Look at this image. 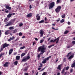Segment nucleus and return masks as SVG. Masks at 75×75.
Returning a JSON list of instances; mask_svg holds the SVG:
<instances>
[{
    "label": "nucleus",
    "instance_id": "16",
    "mask_svg": "<svg viewBox=\"0 0 75 75\" xmlns=\"http://www.w3.org/2000/svg\"><path fill=\"white\" fill-rule=\"evenodd\" d=\"M9 31H10V30H7L5 32V35H7L9 34Z\"/></svg>",
    "mask_w": 75,
    "mask_h": 75
},
{
    "label": "nucleus",
    "instance_id": "38",
    "mask_svg": "<svg viewBox=\"0 0 75 75\" xmlns=\"http://www.w3.org/2000/svg\"><path fill=\"white\" fill-rule=\"evenodd\" d=\"M72 44H73V45H75V41L73 40L72 41Z\"/></svg>",
    "mask_w": 75,
    "mask_h": 75
},
{
    "label": "nucleus",
    "instance_id": "32",
    "mask_svg": "<svg viewBox=\"0 0 75 75\" xmlns=\"http://www.w3.org/2000/svg\"><path fill=\"white\" fill-rule=\"evenodd\" d=\"M69 69V67L67 66V67H66L65 70L66 71H68Z\"/></svg>",
    "mask_w": 75,
    "mask_h": 75
},
{
    "label": "nucleus",
    "instance_id": "13",
    "mask_svg": "<svg viewBox=\"0 0 75 75\" xmlns=\"http://www.w3.org/2000/svg\"><path fill=\"white\" fill-rule=\"evenodd\" d=\"M59 38L58 37V38H57L56 39H55L54 40V41H55H55H56V44H57V43L58 42V41H59Z\"/></svg>",
    "mask_w": 75,
    "mask_h": 75
},
{
    "label": "nucleus",
    "instance_id": "58",
    "mask_svg": "<svg viewBox=\"0 0 75 75\" xmlns=\"http://www.w3.org/2000/svg\"><path fill=\"white\" fill-rule=\"evenodd\" d=\"M68 25H70L71 24V23L69 22H68L67 23Z\"/></svg>",
    "mask_w": 75,
    "mask_h": 75
},
{
    "label": "nucleus",
    "instance_id": "3",
    "mask_svg": "<svg viewBox=\"0 0 75 75\" xmlns=\"http://www.w3.org/2000/svg\"><path fill=\"white\" fill-rule=\"evenodd\" d=\"M55 6V2H52L49 4V9H52Z\"/></svg>",
    "mask_w": 75,
    "mask_h": 75
},
{
    "label": "nucleus",
    "instance_id": "8",
    "mask_svg": "<svg viewBox=\"0 0 75 75\" xmlns=\"http://www.w3.org/2000/svg\"><path fill=\"white\" fill-rule=\"evenodd\" d=\"M33 14L31 13H30L26 15L27 17L28 18H31L32 17Z\"/></svg>",
    "mask_w": 75,
    "mask_h": 75
},
{
    "label": "nucleus",
    "instance_id": "28",
    "mask_svg": "<svg viewBox=\"0 0 75 75\" xmlns=\"http://www.w3.org/2000/svg\"><path fill=\"white\" fill-rule=\"evenodd\" d=\"M65 68H66V67H64V69L62 71V72H61L62 74L64 73V72H65Z\"/></svg>",
    "mask_w": 75,
    "mask_h": 75
},
{
    "label": "nucleus",
    "instance_id": "18",
    "mask_svg": "<svg viewBox=\"0 0 75 75\" xmlns=\"http://www.w3.org/2000/svg\"><path fill=\"white\" fill-rule=\"evenodd\" d=\"M57 69H59V70H61V65H59L58 66V67H57Z\"/></svg>",
    "mask_w": 75,
    "mask_h": 75
},
{
    "label": "nucleus",
    "instance_id": "30",
    "mask_svg": "<svg viewBox=\"0 0 75 75\" xmlns=\"http://www.w3.org/2000/svg\"><path fill=\"white\" fill-rule=\"evenodd\" d=\"M4 48H5V47H2L0 49V52H1V51H2V50H3V49H4Z\"/></svg>",
    "mask_w": 75,
    "mask_h": 75
},
{
    "label": "nucleus",
    "instance_id": "23",
    "mask_svg": "<svg viewBox=\"0 0 75 75\" xmlns=\"http://www.w3.org/2000/svg\"><path fill=\"white\" fill-rule=\"evenodd\" d=\"M25 55V53H23L21 54V58H22V57H24V55Z\"/></svg>",
    "mask_w": 75,
    "mask_h": 75
},
{
    "label": "nucleus",
    "instance_id": "6",
    "mask_svg": "<svg viewBox=\"0 0 75 75\" xmlns=\"http://www.w3.org/2000/svg\"><path fill=\"white\" fill-rule=\"evenodd\" d=\"M8 62H6L3 65L4 67H8Z\"/></svg>",
    "mask_w": 75,
    "mask_h": 75
},
{
    "label": "nucleus",
    "instance_id": "63",
    "mask_svg": "<svg viewBox=\"0 0 75 75\" xmlns=\"http://www.w3.org/2000/svg\"><path fill=\"white\" fill-rule=\"evenodd\" d=\"M25 75H28V73H25Z\"/></svg>",
    "mask_w": 75,
    "mask_h": 75
},
{
    "label": "nucleus",
    "instance_id": "41",
    "mask_svg": "<svg viewBox=\"0 0 75 75\" xmlns=\"http://www.w3.org/2000/svg\"><path fill=\"white\" fill-rule=\"evenodd\" d=\"M49 59H50V58H49V57H47L46 58H45V60H46V61H48V60H49Z\"/></svg>",
    "mask_w": 75,
    "mask_h": 75
},
{
    "label": "nucleus",
    "instance_id": "7",
    "mask_svg": "<svg viewBox=\"0 0 75 75\" xmlns=\"http://www.w3.org/2000/svg\"><path fill=\"white\" fill-rule=\"evenodd\" d=\"M13 24L12 22L10 21L7 24L5 25L6 27H7V26H9L10 25H12Z\"/></svg>",
    "mask_w": 75,
    "mask_h": 75
},
{
    "label": "nucleus",
    "instance_id": "2",
    "mask_svg": "<svg viewBox=\"0 0 75 75\" xmlns=\"http://www.w3.org/2000/svg\"><path fill=\"white\" fill-rule=\"evenodd\" d=\"M30 58V57L29 56H27L26 57H23V59L21 61V62H26Z\"/></svg>",
    "mask_w": 75,
    "mask_h": 75
},
{
    "label": "nucleus",
    "instance_id": "37",
    "mask_svg": "<svg viewBox=\"0 0 75 75\" xmlns=\"http://www.w3.org/2000/svg\"><path fill=\"white\" fill-rule=\"evenodd\" d=\"M18 35L19 36H22L23 34L21 32H20L19 33Z\"/></svg>",
    "mask_w": 75,
    "mask_h": 75
},
{
    "label": "nucleus",
    "instance_id": "40",
    "mask_svg": "<svg viewBox=\"0 0 75 75\" xmlns=\"http://www.w3.org/2000/svg\"><path fill=\"white\" fill-rule=\"evenodd\" d=\"M4 53H1V54H0V58L2 57V56L3 55H4Z\"/></svg>",
    "mask_w": 75,
    "mask_h": 75
},
{
    "label": "nucleus",
    "instance_id": "9",
    "mask_svg": "<svg viewBox=\"0 0 75 75\" xmlns=\"http://www.w3.org/2000/svg\"><path fill=\"white\" fill-rule=\"evenodd\" d=\"M6 9H8L9 11H10L11 10V7H10L8 6V5H6Z\"/></svg>",
    "mask_w": 75,
    "mask_h": 75
},
{
    "label": "nucleus",
    "instance_id": "12",
    "mask_svg": "<svg viewBox=\"0 0 75 75\" xmlns=\"http://www.w3.org/2000/svg\"><path fill=\"white\" fill-rule=\"evenodd\" d=\"M13 50H14L13 49H10L9 51V55H11V53L13 52Z\"/></svg>",
    "mask_w": 75,
    "mask_h": 75
},
{
    "label": "nucleus",
    "instance_id": "62",
    "mask_svg": "<svg viewBox=\"0 0 75 75\" xmlns=\"http://www.w3.org/2000/svg\"><path fill=\"white\" fill-rule=\"evenodd\" d=\"M29 8H30V9H31V8H32V7L31 6V5H30Z\"/></svg>",
    "mask_w": 75,
    "mask_h": 75
},
{
    "label": "nucleus",
    "instance_id": "22",
    "mask_svg": "<svg viewBox=\"0 0 75 75\" xmlns=\"http://www.w3.org/2000/svg\"><path fill=\"white\" fill-rule=\"evenodd\" d=\"M73 45H73L72 43H70L69 44V46L67 47H72Z\"/></svg>",
    "mask_w": 75,
    "mask_h": 75
},
{
    "label": "nucleus",
    "instance_id": "61",
    "mask_svg": "<svg viewBox=\"0 0 75 75\" xmlns=\"http://www.w3.org/2000/svg\"><path fill=\"white\" fill-rule=\"evenodd\" d=\"M35 40H36V41H38V38H35Z\"/></svg>",
    "mask_w": 75,
    "mask_h": 75
},
{
    "label": "nucleus",
    "instance_id": "27",
    "mask_svg": "<svg viewBox=\"0 0 75 75\" xmlns=\"http://www.w3.org/2000/svg\"><path fill=\"white\" fill-rule=\"evenodd\" d=\"M74 67H75V62H74V63H73L71 64L72 68H74Z\"/></svg>",
    "mask_w": 75,
    "mask_h": 75
},
{
    "label": "nucleus",
    "instance_id": "54",
    "mask_svg": "<svg viewBox=\"0 0 75 75\" xmlns=\"http://www.w3.org/2000/svg\"><path fill=\"white\" fill-rule=\"evenodd\" d=\"M25 47H20V50H23V49H24Z\"/></svg>",
    "mask_w": 75,
    "mask_h": 75
},
{
    "label": "nucleus",
    "instance_id": "50",
    "mask_svg": "<svg viewBox=\"0 0 75 75\" xmlns=\"http://www.w3.org/2000/svg\"><path fill=\"white\" fill-rule=\"evenodd\" d=\"M36 44V42L35 41H34L33 43V45H35Z\"/></svg>",
    "mask_w": 75,
    "mask_h": 75
},
{
    "label": "nucleus",
    "instance_id": "26",
    "mask_svg": "<svg viewBox=\"0 0 75 75\" xmlns=\"http://www.w3.org/2000/svg\"><path fill=\"white\" fill-rule=\"evenodd\" d=\"M71 52H70L67 55L66 57L67 58H68V57H69V56H70L71 55Z\"/></svg>",
    "mask_w": 75,
    "mask_h": 75
},
{
    "label": "nucleus",
    "instance_id": "34",
    "mask_svg": "<svg viewBox=\"0 0 75 75\" xmlns=\"http://www.w3.org/2000/svg\"><path fill=\"white\" fill-rule=\"evenodd\" d=\"M65 21V20L64 19H62V20H61L60 21V23H64Z\"/></svg>",
    "mask_w": 75,
    "mask_h": 75
},
{
    "label": "nucleus",
    "instance_id": "45",
    "mask_svg": "<svg viewBox=\"0 0 75 75\" xmlns=\"http://www.w3.org/2000/svg\"><path fill=\"white\" fill-rule=\"evenodd\" d=\"M15 20H16V19H12L11 20V21H12V22H13V23H14L15 21Z\"/></svg>",
    "mask_w": 75,
    "mask_h": 75
},
{
    "label": "nucleus",
    "instance_id": "20",
    "mask_svg": "<svg viewBox=\"0 0 75 75\" xmlns=\"http://www.w3.org/2000/svg\"><path fill=\"white\" fill-rule=\"evenodd\" d=\"M12 14L11 13H9V14L7 16V17L8 18H10L11 17Z\"/></svg>",
    "mask_w": 75,
    "mask_h": 75
},
{
    "label": "nucleus",
    "instance_id": "11",
    "mask_svg": "<svg viewBox=\"0 0 75 75\" xmlns=\"http://www.w3.org/2000/svg\"><path fill=\"white\" fill-rule=\"evenodd\" d=\"M39 15V14H37V16H36L37 18V20L38 21H39L40 20V16H38Z\"/></svg>",
    "mask_w": 75,
    "mask_h": 75
},
{
    "label": "nucleus",
    "instance_id": "57",
    "mask_svg": "<svg viewBox=\"0 0 75 75\" xmlns=\"http://www.w3.org/2000/svg\"><path fill=\"white\" fill-rule=\"evenodd\" d=\"M38 58H40V54H39L38 55Z\"/></svg>",
    "mask_w": 75,
    "mask_h": 75
},
{
    "label": "nucleus",
    "instance_id": "17",
    "mask_svg": "<svg viewBox=\"0 0 75 75\" xmlns=\"http://www.w3.org/2000/svg\"><path fill=\"white\" fill-rule=\"evenodd\" d=\"M20 58V56H17L16 57V60H19Z\"/></svg>",
    "mask_w": 75,
    "mask_h": 75
},
{
    "label": "nucleus",
    "instance_id": "4",
    "mask_svg": "<svg viewBox=\"0 0 75 75\" xmlns=\"http://www.w3.org/2000/svg\"><path fill=\"white\" fill-rule=\"evenodd\" d=\"M61 6H58L57 8L55 9V11L57 13H59L60 11L61 10Z\"/></svg>",
    "mask_w": 75,
    "mask_h": 75
},
{
    "label": "nucleus",
    "instance_id": "60",
    "mask_svg": "<svg viewBox=\"0 0 75 75\" xmlns=\"http://www.w3.org/2000/svg\"><path fill=\"white\" fill-rule=\"evenodd\" d=\"M11 38H10V39H9L8 40V41H11Z\"/></svg>",
    "mask_w": 75,
    "mask_h": 75
},
{
    "label": "nucleus",
    "instance_id": "42",
    "mask_svg": "<svg viewBox=\"0 0 75 75\" xmlns=\"http://www.w3.org/2000/svg\"><path fill=\"white\" fill-rule=\"evenodd\" d=\"M5 13H8V10H7L6 9H5Z\"/></svg>",
    "mask_w": 75,
    "mask_h": 75
},
{
    "label": "nucleus",
    "instance_id": "35",
    "mask_svg": "<svg viewBox=\"0 0 75 75\" xmlns=\"http://www.w3.org/2000/svg\"><path fill=\"white\" fill-rule=\"evenodd\" d=\"M40 3V1H37L36 2V4L37 5H38V4H39V3Z\"/></svg>",
    "mask_w": 75,
    "mask_h": 75
},
{
    "label": "nucleus",
    "instance_id": "1",
    "mask_svg": "<svg viewBox=\"0 0 75 75\" xmlns=\"http://www.w3.org/2000/svg\"><path fill=\"white\" fill-rule=\"evenodd\" d=\"M45 50H46V48L44 47H39L38 48V51H40V52L43 53L45 52Z\"/></svg>",
    "mask_w": 75,
    "mask_h": 75
},
{
    "label": "nucleus",
    "instance_id": "36",
    "mask_svg": "<svg viewBox=\"0 0 75 75\" xmlns=\"http://www.w3.org/2000/svg\"><path fill=\"white\" fill-rule=\"evenodd\" d=\"M9 29L11 30H14V28L12 27H11L9 28Z\"/></svg>",
    "mask_w": 75,
    "mask_h": 75
},
{
    "label": "nucleus",
    "instance_id": "53",
    "mask_svg": "<svg viewBox=\"0 0 75 75\" xmlns=\"http://www.w3.org/2000/svg\"><path fill=\"white\" fill-rule=\"evenodd\" d=\"M50 41L51 42H55V41H54V40H51Z\"/></svg>",
    "mask_w": 75,
    "mask_h": 75
},
{
    "label": "nucleus",
    "instance_id": "64",
    "mask_svg": "<svg viewBox=\"0 0 75 75\" xmlns=\"http://www.w3.org/2000/svg\"><path fill=\"white\" fill-rule=\"evenodd\" d=\"M57 75H60V73L59 72L57 73Z\"/></svg>",
    "mask_w": 75,
    "mask_h": 75
},
{
    "label": "nucleus",
    "instance_id": "49",
    "mask_svg": "<svg viewBox=\"0 0 75 75\" xmlns=\"http://www.w3.org/2000/svg\"><path fill=\"white\" fill-rule=\"evenodd\" d=\"M45 69V67L43 68L41 70L40 72H42V71H44Z\"/></svg>",
    "mask_w": 75,
    "mask_h": 75
},
{
    "label": "nucleus",
    "instance_id": "5",
    "mask_svg": "<svg viewBox=\"0 0 75 75\" xmlns=\"http://www.w3.org/2000/svg\"><path fill=\"white\" fill-rule=\"evenodd\" d=\"M40 37H42V36H43V34H44V31L42 30H41L40 31Z\"/></svg>",
    "mask_w": 75,
    "mask_h": 75
},
{
    "label": "nucleus",
    "instance_id": "25",
    "mask_svg": "<svg viewBox=\"0 0 75 75\" xmlns=\"http://www.w3.org/2000/svg\"><path fill=\"white\" fill-rule=\"evenodd\" d=\"M69 33V31L68 30H66V31L64 33V34H68Z\"/></svg>",
    "mask_w": 75,
    "mask_h": 75
},
{
    "label": "nucleus",
    "instance_id": "39",
    "mask_svg": "<svg viewBox=\"0 0 75 75\" xmlns=\"http://www.w3.org/2000/svg\"><path fill=\"white\" fill-rule=\"evenodd\" d=\"M52 29H53V30H59L58 28L55 29V28H54V27H52Z\"/></svg>",
    "mask_w": 75,
    "mask_h": 75
},
{
    "label": "nucleus",
    "instance_id": "46",
    "mask_svg": "<svg viewBox=\"0 0 75 75\" xmlns=\"http://www.w3.org/2000/svg\"><path fill=\"white\" fill-rule=\"evenodd\" d=\"M44 41V40H40V43L41 44V43H42Z\"/></svg>",
    "mask_w": 75,
    "mask_h": 75
},
{
    "label": "nucleus",
    "instance_id": "47",
    "mask_svg": "<svg viewBox=\"0 0 75 75\" xmlns=\"http://www.w3.org/2000/svg\"><path fill=\"white\" fill-rule=\"evenodd\" d=\"M23 23H21L19 24V25L20 27H21V26H23Z\"/></svg>",
    "mask_w": 75,
    "mask_h": 75
},
{
    "label": "nucleus",
    "instance_id": "52",
    "mask_svg": "<svg viewBox=\"0 0 75 75\" xmlns=\"http://www.w3.org/2000/svg\"><path fill=\"white\" fill-rule=\"evenodd\" d=\"M45 47V45H43L41 47V46L39 47Z\"/></svg>",
    "mask_w": 75,
    "mask_h": 75
},
{
    "label": "nucleus",
    "instance_id": "21",
    "mask_svg": "<svg viewBox=\"0 0 75 75\" xmlns=\"http://www.w3.org/2000/svg\"><path fill=\"white\" fill-rule=\"evenodd\" d=\"M13 64L14 65H17L18 64V61H16L13 63Z\"/></svg>",
    "mask_w": 75,
    "mask_h": 75
},
{
    "label": "nucleus",
    "instance_id": "59",
    "mask_svg": "<svg viewBox=\"0 0 75 75\" xmlns=\"http://www.w3.org/2000/svg\"><path fill=\"white\" fill-rule=\"evenodd\" d=\"M7 20V18H5V19H4V22H6V20Z\"/></svg>",
    "mask_w": 75,
    "mask_h": 75
},
{
    "label": "nucleus",
    "instance_id": "55",
    "mask_svg": "<svg viewBox=\"0 0 75 75\" xmlns=\"http://www.w3.org/2000/svg\"><path fill=\"white\" fill-rule=\"evenodd\" d=\"M47 17H45V21H47Z\"/></svg>",
    "mask_w": 75,
    "mask_h": 75
},
{
    "label": "nucleus",
    "instance_id": "33",
    "mask_svg": "<svg viewBox=\"0 0 75 75\" xmlns=\"http://www.w3.org/2000/svg\"><path fill=\"white\" fill-rule=\"evenodd\" d=\"M62 18H64L65 17V15L64 14L63 15H62Z\"/></svg>",
    "mask_w": 75,
    "mask_h": 75
},
{
    "label": "nucleus",
    "instance_id": "51",
    "mask_svg": "<svg viewBox=\"0 0 75 75\" xmlns=\"http://www.w3.org/2000/svg\"><path fill=\"white\" fill-rule=\"evenodd\" d=\"M53 46H54V44H53L50 46H49L48 47H53Z\"/></svg>",
    "mask_w": 75,
    "mask_h": 75
},
{
    "label": "nucleus",
    "instance_id": "10",
    "mask_svg": "<svg viewBox=\"0 0 75 75\" xmlns=\"http://www.w3.org/2000/svg\"><path fill=\"white\" fill-rule=\"evenodd\" d=\"M9 45H10V44H7V43H5L3 45V47H8Z\"/></svg>",
    "mask_w": 75,
    "mask_h": 75
},
{
    "label": "nucleus",
    "instance_id": "19",
    "mask_svg": "<svg viewBox=\"0 0 75 75\" xmlns=\"http://www.w3.org/2000/svg\"><path fill=\"white\" fill-rule=\"evenodd\" d=\"M28 66H27V67H25L24 69L23 70L24 71H26L28 70Z\"/></svg>",
    "mask_w": 75,
    "mask_h": 75
},
{
    "label": "nucleus",
    "instance_id": "15",
    "mask_svg": "<svg viewBox=\"0 0 75 75\" xmlns=\"http://www.w3.org/2000/svg\"><path fill=\"white\" fill-rule=\"evenodd\" d=\"M61 3V0H57L56 1V4H58L59 3L60 4Z\"/></svg>",
    "mask_w": 75,
    "mask_h": 75
},
{
    "label": "nucleus",
    "instance_id": "31",
    "mask_svg": "<svg viewBox=\"0 0 75 75\" xmlns=\"http://www.w3.org/2000/svg\"><path fill=\"white\" fill-rule=\"evenodd\" d=\"M17 30L16 29H15L14 30H13V33H16V32H17Z\"/></svg>",
    "mask_w": 75,
    "mask_h": 75
},
{
    "label": "nucleus",
    "instance_id": "43",
    "mask_svg": "<svg viewBox=\"0 0 75 75\" xmlns=\"http://www.w3.org/2000/svg\"><path fill=\"white\" fill-rule=\"evenodd\" d=\"M73 72V69H71L70 71V73H72Z\"/></svg>",
    "mask_w": 75,
    "mask_h": 75
},
{
    "label": "nucleus",
    "instance_id": "44",
    "mask_svg": "<svg viewBox=\"0 0 75 75\" xmlns=\"http://www.w3.org/2000/svg\"><path fill=\"white\" fill-rule=\"evenodd\" d=\"M40 66H39V67H42V63H40Z\"/></svg>",
    "mask_w": 75,
    "mask_h": 75
},
{
    "label": "nucleus",
    "instance_id": "24",
    "mask_svg": "<svg viewBox=\"0 0 75 75\" xmlns=\"http://www.w3.org/2000/svg\"><path fill=\"white\" fill-rule=\"evenodd\" d=\"M46 60L44 59V60L42 62V64H45L46 63Z\"/></svg>",
    "mask_w": 75,
    "mask_h": 75
},
{
    "label": "nucleus",
    "instance_id": "14",
    "mask_svg": "<svg viewBox=\"0 0 75 75\" xmlns=\"http://www.w3.org/2000/svg\"><path fill=\"white\" fill-rule=\"evenodd\" d=\"M74 55L72 54L68 57V59H69H69H71L72 58H74Z\"/></svg>",
    "mask_w": 75,
    "mask_h": 75
},
{
    "label": "nucleus",
    "instance_id": "48",
    "mask_svg": "<svg viewBox=\"0 0 75 75\" xmlns=\"http://www.w3.org/2000/svg\"><path fill=\"white\" fill-rule=\"evenodd\" d=\"M10 38L11 40H14V36H13L12 38H11V37Z\"/></svg>",
    "mask_w": 75,
    "mask_h": 75
},
{
    "label": "nucleus",
    "instance_id": "56",
    "mask_svg": "<svg viewBox=\"0 0 75 75\" xmlns=\"http://www.w3.org/2000/svg\"><path fill=\"white\" fill-rule=\"evenodd\" d=\"M46 74L45 72H44L42 74V75H45Z\"/></svg>",
    "mask_w": 75,
    "mask_h": 75
},
{
    "label": "nucleus",
    "instance_id": "29",
    "mask_svg": "<svg viewBox=\"0 0 75 75\" xmlns=\"http://www.w3.org/2000/svg\"><path fill=\"white\" fill-rule=\"evenodd\" d=\"M44 22V20H42L41 21H39V24H40V23H42Z\"/></svg>",
    "mask_w": 75,
    "mask_h": 75
}]
</instances>
